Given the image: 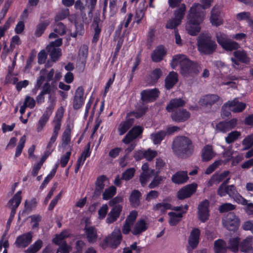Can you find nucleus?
Masks as SVG:
<instances>
[{
	"label": "nucleus",
	"mask_w": 253,
	"mask_h": 253,
	"mask_svg": "<svg viewBox=\"0 0 253 253\" xmlns=\"http://www.w3.org/2000/svg\"><path fill=\"white\" fill-rule=\"evenodd\" d=\"M226 122H222L216 125L215 130L217 132L225 133L230 130Z\"/></svg>",
	"instance_id": "obj_57"
},
{
	"label": "nucleus",
	"mask_w": 253,
	"mask_h": 253,
	"mask_svg": "<svg viewBox=\"0 0 253 253\" xmlns=\"http://www.w3.org/2000/svg\"><path fill=\"white\" fill-rule=\"evenodd\" d=\"M178 65L180 66L181 74L185 77L196 74L199 71L200 67L198 64L192 62L183 55H177L173 58L171 62V67L174 68Z\"/></svg>",
	"instance_id": "obj_2"
},
{
	"label": "nucleus",
	"mask_w": 253,
	"mask_h": 253,
	"mask_svg": "<svg viewBox=\"0 0 253 253\" xmlns=\"http://www.w3.org/2000/svg\"><path fill=\"white\" fill-rule=\"evenodd\" d=\"M229 173L228 170H225L220 174L215 173L212 175V178L218 182H220L226 178L229 174Z\"/></svg>",
	"instance_id": "obj_61"
},
{
	"label": "nucleus",
	"mask_w": 253,
	"mask_h": 253,
	"mask_svg": "<svg viewBox=\"0 0 253 253\" xmlns=\"http://www.w3.org/2000/svg\"><path fill=\"white\" fill-rule=\"evenodd\" d=\"M99 21V18H96L94 19L92 27L94 29L95 33L92 40L93 42H96L97 41L101 31V29L98 25Z\"/></svg>",
	"instance_id": "obj_50"
},
{
	"label": "nucleus",
	"mask_w": 253,
	"mask_h": 253,
	"mask_svg": "<svg viewBox=\"0 0 253 253\" xmlns=\"http://www.w3.org/2000/svg\"><path fill=\"white\" fill-rule=\"evenodd\" d=\"M166 133L164 131H158L151 134V139L155 144H160L166 136Z\"/></svg>",
	"instance_id": "obj_45"
},
{
	"label": "nucleus",
	"mask_w": 253,
	"mask_h": 253,
	"mask_svg": "<svg viewBox=\"0 0 253 253\" xmlns=\"http://www.w3.org/2000/svg\"><path fill=\"white\" fill-rule=\"evenodd\" d=\"M186 6L184 4H181L179 8L174 12V18L168 21L166 27L168 29H173L180 24L184 15Z\"/></svg>",
	"instance_id": "obj_9"
},
{
	"label": "nucleus",
	"mask_w": 253,
	"mask_h": 253,
	"mask_svg": "<svg viewBox=\"0 0 253 253\" xmlns=\"http://www.w3.org/2000/svg\"><path fill=\"white\" fill-rule=\"evenodd\" d=\"M123 210V206L121 205H118L114 206L108 213L106 222L108 224H111L117 221L119 217Z\"/></svg>",
	"instance_id": "obj_19"
},
{
	"label": "nucleus",
	"mask_w": 253,
	"mask_h": 253,
	"mask_svg": "<svg viewBox=\"0 0 253 253\" xmlns=\"http://www.w3.org/2000/svg\"><path fill=\"white\" fill-rule=\"evenodd\" d=\"M33 233L29 231L17 237L14 244L18 248H25L32 242Z\"/></svg>",
	"instance_id": "obj_14"
},
{
	"label": "nucleus",
	"mask_w": 253,
	"mask_h": 253,
	"mask_svg": "<svg viewBox=\"0 0 253 253\" xmlns=\"http://www.w3.org/2000/svg\"><path fill=\"white\" fill-rule=\"evenodd\" d=\"M147 228L148 226L145 219H140L136 223L132 233L134 235H138L145 231Z\"/></svg>",
	"instance_id": "obj_30"
},
{
	"label": "nucleus",
	"mask_w": 253,
	"mask_h": 253,
	"mask_svg": "<svg viewBox=\"0 0 253 253\" xmlns=\"http://www.w3.org/2000/svg\"><path fill=\"white\" fill-rule=\"evenodd\" d=\"M84 89L82 86H79L76 90L73 98V107L74 109L80 108L84 104Z\"/></svg>",
	"instance_id": "obj_16"
},
{
	"label": "nucleus",
	"mask_w": 253,
	"mask_h": 253,
	"mask_svg": "<svg viewBox=\"0 0 253 253\" xmlns=\"http://www.w3.org/2000/svg\"><path fill=\"white\" fill-rule=\"evenodd\" d=\"M45 69H42L40 71V76L37 79V83L35 85V88L37 90L40 88L45 78Z\"/></svg>",
	"instance_id": "obj_58"
},
{
	"label": "nucleus",
	"mask_w": 253,
	"mask_h": 253,
	"mask_svg": "<svg viewBox=\"0 0 253 253\" xmlns=\"http://www.w3.org/2000/svg\"><path fill=\"white\" fill-rule=\"evenodd\" d=\"M70 237V235L67 230L62 231L60 234H56L52 239V242L56 245H61V241Z\"/></svg>",
	"instance_id": "obj_42"
},
{
	"label": "nucleus",
	"mask_w": 253,
	"mask_h": 253,
	"mask_svg": "<svg viewBox=\"0 0 253 253\" xmlns=\"http://www.w3.org/2000/svg\"><path fill=\"white\" fill-rule=\"evenodd\" d=\"M117 189L114 186H111L105 190L103 193V199L108 200L112 198L116 193Z\"/></svg>",
	"instance_id": "obj_47"
},
{
	"label": "nucleus",
	"mask_w": 253,
	"mask_h": 253,
	"mask_svg": "<svg viewBox=\"0 0 253 253\" xmlns=\"http://www.w3.org/2000/svg\"><path fill=\"white\" fill-rule=\"evenodd\" d=\"M167 51L165 47L162 45L159 46L152 53V59L155 62H159L163 59Z\"/></svg>",
	"instance_id": "obj_27"
},
{
	"label": "nucleus",
	"mask_w": 253,
	"mask_h": 253,
	"mask_svg": "<svg viewBox=\"0 0 253 253\" xmlns=\"http://www.w3.org/2000/svg\"><path fill=\"white\" fill-rule=\"evenodd\" d=\"M142 128L139 126L133 127L123 139V141L125 144H128L135 139L142 132Z\"/></svg>",
	"instance_id": "obj_24"
},
{
	"label": "nucleus",
	"mask_w": 253,
	"mask_h": 253,
	"mask_svg": "<svg viewBox=\"0 0 253 253\" xmlns=\"http://www.w3.org/2000/svg\"><path fill=\"white\" fill-rule=\"evenodd\" d=\"M59 247L56 253H70L71 247L68 245L66 241H64L61 245H59Z\"/></svg>",
	"instance_id": "obj_64"
},
{
	"label": "nucleus",
	"mask_w": 253,
	"mask_h": 253,
	"mask_svg": "<svg viewBox=\"0 0 253 253\" xmlns=\"http://www.w3.org/2000/svg\"><path fill=\"white\" fill-rule=\"evenodd\" d=\"M84 231L88 243H94L97 241L98 235L97 229L94 226H87L85 225Z\"/></svg>",
	"instance_id": "obj_23"
},
{
	"label": "nucleus",
	"mask_w": 253,
	"mask_h": 253,
	"mask_svg": "<svg viewBox=\"0 0 253 253\" xmlns=\"http://www.w3.org/2000/svg\"><path fill=\"white\" fill-rule=\"evenodd\" d=\"M246 107V104L245 103L240 102L238 99L235 98L232 101H229L225 103L222 107V111L224 112L226 110H227L225 113V115L227 116L230 114L229 111L234 113L241 112Z\"/></svg>",
	"instance_id": "obj_8"
},
{
	"label": "nucleus",
	"mask_w": 253,
	"mask_h": 253,
	"mask_svg": "<svg viewBox=\"0 0 253 253\" xmlns=\"http://www.w3.org/2000/svg\"><path fill=\"white\" fill-rule=\"evenodd\" d=\"M97 0H90L89 5L87 4L88 0H78L74 5L76 10L80 11L82 16L85 15V11L87 9L89 10V13H91L94 9Z\"/></svg>",
	"instance_id": "obj_13"
},
{
	"label": "nucleus",
	"mask_w": 253,
	"mask_h": 253,
	"mask_svg": "<svg viewBox=\"0 0 253 253\" xmlns=\"http://www.w3.org/2000/svg\"><path fill=\"white\" fill-rule=\"evenodd\" d=\"M240 220L239 217L233 212H228L222 219L223 226L227 230L236 231L239 228Z\"/></svg>",
	"instance_id": "obj_7"
},
{
	"label": "nucleus",
	"mask_w": 253,
	"mask_h": 253,
	"mask_svg": "<svg viewBox=\"0 0 253 253\" xmlns=\"http://www.w3.org/2000/svg\"><path fill=\"white\" fill-rule=\"evenodd\" d=\"M53 108L54 105L49 106L40 118L37 125V130L38 132H41L43 130L52 112Z\"/></svg>",
	"instance_id": "obj_18"
},
{
	"label": "nucleus",
	"mask_w": 253,
	"mask_h": 253,
	"mask_svg": "<svg viewBox=\"0 0 253 253\" xmlns=\"http://www.w3.org/2000/svg\"><path fill=\"white\" fill-rule=\"evenodd\" d=\"M46 160V159H40V161L38 163L34 164L32 171V175L34 177L38 175L39 171L41 169L43 163Z\"/></svg>",
	"instance_id": "obj_60"
},
{
	"label": "nucleus",
	"mask_w": 253,
	"mask_h": 253,
	"mask_svg": "<svg viewBox=\"0 0 253 253\" xmlns=\"http://www.w3.org/2000/svg\"><path fill=\"white\" fill-rule=\"evenodd\" d=\"M49 24L48 20H45L40 22L37 26L35 34L37 37H40L43 33L46 28Z\"/></svg>",
	"instance_id": "obj_43"
},
{
	"label": "nucleus",
	"mask_w": 253,
	"mask_h": 253,
	"mask_svg": "<svg viewBox=\"0 0 253 253\" xmlns=\"http://www.w3.org/2000/svg\"><path fill=\"white\" fill-rule=\"evenodd\" d=\"M42 245L43 242L42 240L38 239L25 251V253H37L40 250Z\"/></svg>",
	"instance_id": "obj_40"
},
{
	"label": "nucleus",
	"mask_w": 253,
	"mask_h": 253,
	"mask_svg": "<svg viewBox=\"0 0 253 253\" xmlns=\"http://www.w3.org/2000/svg\"><path fill=\"white\" fill-rule=\"evenodd\" d=\"M240 238L239 237L230 238L228 241L227 249L233 253L239 251Z\"/></svg>",
	"instance_id": "obj_35"
},
{
	"label": "nucleus",
	"mask_w": 253,
	"mask_h": 253,
	"mask_svg": "<svg viewBox=\"0 0 253 253\" xmlns=\"http://www.w3.org/2000/svg\"><path fill=\"white\" fill-rule=\"evenodd\" d=\"M133 123L132 119H127L126 121L122 122L119 127L118 131L120 135H123L130 127Z\"/></svg>",
	"instance_id": "obj_39"
},
{
	"label": "nucleus",
	"mask_w": 253,
	"mask_h": 253,
	"mask_svg": "<svg viewBox=\"0 0 253 253\" xmlns=\"http://www.w3.org/2000/svg\"><path fill=\"white\" fill-rule=\"evenodd\" d=\"M122 236L120 231H113L110 235L106 237L102 243V247L106 248L109 246L112 249H116L121 244Z\"/></svg>",
	"instance_id": "obj_10"
},
{
	"label": "nucleus",
	"mask_w": 253,
	"mask_h": 253,
	"mask_svg": "<svg viewBox=\"0 0 253 253\" xmlns=\"http://www.w3.org/2000/svg\"><path fill=\"white\" fill-rule=\"evenodd\" d=\"M210 202L205 199L201 201L198 207V216L202 222H206L210 217Z\"/></svg>",
	"instance_id": "obj_12"
},
{
	"label": "nucleus",
	"mask_w": 253,
	"mask_h": 253,
	"mask_svg": "<svg viewBox=\"0 0 253 253\" xmlns=\"http://www.w3.org/2000/svg\"><path fill=\"white\" fill-rule=\"evenodd\" d=\"M223 48L228 51H231L237 49L239 45L238 43L235 42L228 40L226 42H225L222 46Z\"/></svg>",
	"instance_id": "obj_54"
},
{
	"label": "nucleus",
	"mask_w": 253,
	"mask_h": 253,
	"mask_svg": "<svg viewBox=\"0 0 253 253\" xmlns=\"http://www.w3.org/2000/svg\"><path fill=\"white\" fill-rule=\"evenodd\" d=\"M15 18L10 17L8 18L5 24L2 26H0V35L2 37L4 36L5 32L9 28L10 25L14 23Z\"/></svg>",
	"instance_id": "obj_53"
},
{
	"label": "nucleus",
	"mask_w": 253,
	"mask_h": 253,
	"mask_svg": "<svg viewBox=\"0 0 253 253\" xmlns=\"http://www.w3.org/2000/svg\"><path fill=\"white\" fill-rule=\"evenodd\" d=\"M197 188V184L192 183L188 184L180 189L177 193V198L179 200H184L190 197L195 192Z\"/></svg>",
	"instance_id": "obj_15"
},
{
	"label": "nucleus",
	"mask_w": 253,
	"mask_h": 253,
	"mask_svg": "<svg viewBox=\"0 0 253 253\" xmlns=\"http://www.w3.org/2000/svg\"><path fill=\"white\" fill-rule=\"evenodd\" d=\"M37 205L38 201L36 198H33L30 200L25 201L24 208L26 211H31L36 208Z\"/></svg>",
	"instance_id": "obj_49"
},
{
	"label": "nucleus",
	"mask_w": 253,
	"mask_h": 253,
	"mask_svg": "<svg viewBox=\"0 0 253 253\" xmlns=\"http://www.w3.org/2000/svg\"><path fill=\"white\" fill-rule=\"evenodd\" d=\"M216 37L218 43L222 46L225 42H226L229 40L226 35L224 33L218 32L216 33Z\"/></svg>",
	"instance_id": "obj_62"
},
{
	"label": "nucleus",
	"mask_w": 253,
	"mask_h": 253,
	"mask_svg": "<svg viewBox=\"0 0 253 253\" xmlns=\"http://www.w3.org/2000/svg\"><path fill=\"white\" fill-rule=\"evenodd\" d=\"M236 206L229 203H225L221 205L218 208L219 212L221 213L232 211L235 210Z\"/></svg>",
	"instance_id": "obj_51"
},
{
	"label": "nucleus",
	"mask_w": 253,
	"mask_h": 253,
	"mask_svg": "<svg viewBox=\"0 0 253 253\" xmlns=\"http://www.w3.org/2000/svg\"><path fill=\"white\" fill-rule=\"evenodd\" d=\"M227 194L230 198H233L238 204L242 205L247 204V200L243 197L237 191L236 187L234 185H230L228 186Z\"/></svg>",
	"instance_id": "obj_17"
},
{
	"label": "nucleus",
	"mask_w": 253,
	"mask_h": 253,
	"mask_svg": "<svg viewBox=\"0 0 253 253\" xmlns=\"http://www.w3.org/2000/svg\"><path fill=\"white\" fill-rule=\"evenodd\" d=\"M88 54V47L86 45L81 46L78 54V59L82 63L85 62Z\"/></svg>",
	"instance_id": "obj_44"
},
{
	"label": "nucleus",
	"mask_w": 253,
	"mask_h": 253,
	"mask_svg": "<svg viewBox=\"0 0 253 253\" xmlns=\"http://www.w3.org/2000/svg\"><path fill=\"white\" fill-rule=\"evenodd\" d=\"M22 200L21 191H18L16 192L13 197L9 200L7 203L8 207L11 209L10 216L6 222V229L9 230L11 223L13 220L16 214V210L20 205Z\"/></svg>",
	"instance_id": "obj_6"
},
{
	"label": "nucleus",
	"mask_w": 253,
	"mask_h": 253,
	"mask_svg": "<svg viewBox=\"0 0 253 253\" xmlns=\"http://www.w3.org/2000/svg\"><path fill=\"white\" fill-rule=\"evenodd\" d=\"M184 101L180 98L172 99L168 105L167 109L169 112L173 111L178 107L184 106Z\"/></svg>",
	"instance_id": "obj_38"
},
{
	"label": "nucleus",
	"mask_w": 253,
	"mask_h": 253,
	"mask_svg": "<svg viewBox=\"0 0 253 253\" xmlns=\"http://www.w3.org/2000/svg\"><path fill=\"white\" fill-rule=\"evenodd\" d=\"M240 134V132L238 131H232L225 138V141L227 143H232L236 140Z\"/></svg>",
	"instance_id": "obj_59"
},
{
	"label": "nucleus",
	"mask_w": 253,
	"mask_h": 253,
	"mask_svg": "<svg viewBox=\"0 0 253 253\" xmlns=\"http://www.w3.org/2000/svg\"><path fill=\"white\" fill-rule=\"evenodd\" d=\"M235 57L239 61L244 63L249 61V58L246 52L244 50H237L234 52Z\"/></svg>",
	"instance_id": "obj_48"
},
{
	"label": "nucleus",
	"mask_w": 253,
	"mask_h": 253,
	"mask_svg": "<svg viewBox=\"0 0 253 253\" xmlns=\"http://www.w3.org/2000/svg\"><path fill=\"white\" fill-rule=\"evenodd\" d=\"M212 25L218 26L223 24V20L218 6H214L211 11L210 18Z\"/></svg>",
	"instance_id": "obj_20"
},
{
	"label": "nucleus",
	"mask_w": 253,
	"mask_h": 253,
	"mask_svg": "<svg viewBox=\"0 0 253 253\" xmlns=\"http://www.w3.org/2000/svg\"><path fill=\"white\" fill-rule=\"evenodd\" d=\"M219 100L218 96L215 94H209L201 98L199 100V103L202 106H211Z\"/></svg>",
	"instance_id": "obj_26"
},
{
	"label": "nucleus",
	"mask_w": 253,
	"mask_h": 253,
	"mask_svg": "<svg viewBox=\"0 0 253 253\" xmlns=\"http://www.w3.org/2000/svg\"><path fill=\"white\" fill-rule=\"evenodd\" d=\"M64 109L63 107H60L57 110L54 119L53 124L54 125L53 130L52 136L47 145V148L49 149V154H51L52 151V148L54 142L57 137L59 131L61 128V121L63 116Z\"/></svg>",
	"instance_id": "obj_4"
},
{
	"label": "nucleus",
	"mask_w": 253,
	"mask_h": 253,
	"mask_svg": "<svg viewBox=\"0 0 253 253\" xmlns=\"http://www.w3.org/2000/svg\"><path fill=\"white\" fill-rule=\"evenodd\" d=\"M227 247L226 242L223 239H217L214 243L215 253H226Z\"/></svg>",
	"instance_id": "obj_33"
},
{
	"label": "nucleus",
	"mask_w": 253,
	"mask_h": 253,
	"mask_svg": "<svg viewBox=\"0 0 253 253\" xmlns=\"http://www.w3.org/2000/svg\"><path fill=\"white\" fill-rule=\"evenodd\" d=\"M172 209V206L169 203H159L156 204L153 207L154 211H159L162 213H165L168 210Z\"/></svg>",
	"instance_id": "obj_46"
},
{
	"label": "nucleus",
	"mask_w": 253,
	"mask_h": 253,
	"mask_svg": "<svg viewBox=\"0 0 253 253\" xmlns=\"http://www.w3.org/2000/svg\"><path fill=\"white\" fill-rule=\"evenodd\" d=\"M201 10V6L199 3H195L189 11L185 29L191 36H196L200 32V24L205 17V12Z\"/></svg>",
	"instance_id": "obj_1"
},
{
	"label": "nucleus",
	"mask_w": 253,
	"mask_h": 253,
	"mask_svg": "<svg viewBox=\"0 0 253 253\" xmlns=\"http://www.w3.org/2000/svg\"><path fill=\"white\" fill-rule=\"evenodd\" d=\"M189 179L187 171H178L172 175L171 181L176 184H182L187 182Z\"/></svg>",
	"instance_id": "obj_21"
},
{
	"label": "nucleus",
	"mask_w": 253,
	"mask_h": 253,
	"mask_svg": "<svg viewBox=\"0 0 253 253\" xmlns=\"http://www.w3.org/2000/svg\"><path fill=\"white\" fill-rule=\"evenodd\" d=\"M56 173V169H53L45 177L43 181L40 186L41 190H42L47 185L49 181L53 177Z\"/></svg>",
	"instance_id": "obj_52"
},
{
	"label": "nucleus",
	"mask_w": 253,
	"mask_h": 253,
	"mask_svg": "<svg viewBox=\"0 0 253 253\" xmlns=\"http://www.w3.org/2000/svg\"><path fill=\"white\" fill-rule=\"evenodd\" d=\"M198 46L199 51L206 54L213 53L217 45L208 34H201L198 38Z\"/></svg>",
	"instance_id": "obj_5"
},
{
	"label": "nucleus",
	"mask_w": 253,
	"mask_h": 253,
	"mask_svg": "<svg viewBox=\"0 0 253 253\" xmlns=\"http://www.w3.org/2000/svg\"><path fill=\"white\" fill-rule=\"evenodd\" d=\"M146 2V0L141 2L139 4V9L136 11L134 19L135 22L137 24L140 23L145 15V11L147 8V5H145Z\"/></svg>",
	"instance_id": "obj_32"
},
{
	"label": "nucleus",
	"mask_w": 253,
	"mask_h": 253,
	"mask_svg": "<svg viewBox=\"0 0 253 253\" xmlns=\"http://www.w3.org/2000/svg\"><path fill=\"white\" fill-rule=\"evenodd\" d=\"M135 170L134 168H129L127 169L122 173V179L129 180L134 176Z\"/></svg>",
	"instance_id": "obj_55"
},
{
	"label": "nucleus",
	"mask_w": 253,
	"mask_h": 253,
	"mask_svg": "<svg viewBox=\"0 0 253 253\" xmlns=\"http://www.w3.org/2000/svg\"><path fill=\"white\" fill-rule=\"evenodd\" d=\"M159 91L156 88L144 90L141 93L143 101L151 102L155 100L159 96Z\"/></svg>",
	"instance_id": "obj_22"
},
{
	"label": "nucleus",
	"mask_w": 253,
	"mask_h": 253,
	"mask_svg": "<svg viewBox=\"0 0 253 253\" xmlns=\"http://www.w3.org/2000/svg\"><path fill=\"white\" fill-rule=\"evenodd\" d=\"M190 117V113L185 109L180 110L173 113L171 117L176 122H182L187 120Z\"/></svg>",
	"instance_id": "obj_25"
},
{
	"label": "nucleus",
	"mask_w": 253,
	"mask_h": 253,
	"mask_svg": "<svg viewBox=\"0 0 253 253\" xmlns=\"http://www.w3.org/2000/svg\"><path fill=\"white\" fill-rule=\"evenodd\" d=\"M157 154L156 151L149 149L146 151L139 150L137 151L135 157L138 158H141L142 157L145 158H154L157 156Z\"/></svg>",
	"instance_id": "obj_36"
},
{
	"label": "nucleus",
	"mask_w": 253,
	"mask_h": 253,
	"mask_svg": "<svg viewBox=\"0 0 253 253\" xmlns=\"http://www.w3.org/2000/svg\"><path fill=\"white\" fill-rule=\"evenodd\" d=\"M185 213V211H182L178 213L174 212H169L168 215L170 217L169 221V224L172 226L176 225L181 221L183 215Z\"/></svg>",
	"instance_id": "obj_31"
},
{
	"label": "nucleus",
	"mask_w": 253,
	"mask_h": 253,
	"mask_svg": "<svg viewBox=\"0 0 253 253\" xmlns=\"http://www.w3.org/2000/svg\"><path fill=\"white\" fill-rule=\"evenodd\" d=\"M251 237H247L245 239L243 240L239 245L241 252L246 253L249 250L253 249L251 246Z\"/></svg>",
	"instance_id": "obj_41"
},
{
	"label": "nucleus",
	"mask_w": 253,
	"mask_h": 253,
	"mask_svg": "<svg viewBox=\"0 0 253 253\" xmlns=\"http://www.w3.org/2000/svg\"><path fill=\"white\" fill-rule=\"evenodd\" d=\"M42 93L49 94V100L52 104V105H55L56 98L54 95L55 89L51 87L48 82L46 83L43 86L42 91Z\"/></svg>",
	"instance_id": "obj_29"
},
{
	"label": "nucleus",
	"mask_w": 253,
	"mask_h": 253,
	"mask_svg": "<svg viewBox=\"0 0 253 253\" xmlns=\"http://www.w3.org/2000/svg\"><path fill=\"white\" fill-rule=\"evenodd\" d=\"M178 80L177 74L171 72L165 79V86L167 89H170L177 83Z\"/></svg>",
	"instance_id": "obj_34"
},
{
	"label": "nucleus",
	"mask_w": 253,
	"mask_h": 253,
	"mask_svg": "<svg viewBox=\"0 0 253 253\" xmlns=\"http://www.w3.org/2000/svg\"><path fill=\"white\" fill-rule=\"evenodd\" d=\"M141 196V193L138 190H133L131 192L129 197V201L132 208H136L140 205Z\"/></svg>",
	"instance_id": "obj_28"
},
{
	"label": "nucleus",
	"mask_w": 253,
	"mask_h": 253,
	"mask_svg": "<svg viewBox=\"0 0 253 253\" xmlns=\"http://www.w3.org/2000/svg\"><path fill=\"white\" fill-rule=\"evenodd\" d=\"M107 178L106 175H102L97 177L96 181L95 183V187H99L101 188H104V182L107 180Z\"/></svg>",
	"instance_id": "obj_63"
},
{
	"label": "nucleus",
	"mask_w": 253,
	"mask_h": 253,
	"mask_svg": "<svg viewBox=\"0 0 253 253\" xmlns=\"http://www.w3.org/2000/svg\"><path fill=\"white\" fill-rule=\"evenodd\" d=\"M26 140V137L25 135L22 136L18 143V144L16 148V150L15 152V157H19L20 154L22 152V149L24 146Z\"/></svg>",
	"instance_id": "obj_56"
},
{
	"label": "nucleus",
	"mask_w": 253,
	"mask_h": 253,
	"mask_svg": "<svg viewBox=\"0 0 253 253\" xmlns=\"http://www.w3.org/2000/svg\"><path fill=\"white\" fill-rule=\"evenodd\" d=\"M172 149L177 155H189L193 151V145L191 140L185 136L176 137L172 144Z\"/></svg>",
	"instance_id": "obj_3"
},
{
	"label": "nucleus",
	"mask_w": 253,
	"mask_h": 253,
	"mask_svg": "<svg viewBox=\"0 0 253 253\" xmlns=\"http://www.w3.org/2000/svg\"><path fill=\"white\" fill-rule=\"evenodd\" d=\"M202 158H212L217 157L216 152L213 149L212 146L206 145L202 151Z\"/></svg>",
	"instance_id": "obj_37"
},
{
	"label": "nucleus",
	"mask_w": 253,
	"mask_h": 253,
	"mask_svg": "<svg viewBox=\"0 0 253 253\" xmlns=\"http://www.w3.org/2000/svg\"><path fill=\"white\" fill-rule=\"evenodd\" d=\"M62 43V40L58 38L54 42H51L47 46L46 49L53 61H56L61 55V50L56 47L60 46Z\"/></svg>",
	"instance_id": "obj_11"
}]
</instances>
